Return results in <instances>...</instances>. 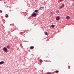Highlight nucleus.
Returning <instances> with one entry per match:
<instances>
[{
    "instance_id": "obj_11",
    "label": "nucleus",
    "mask_w": 74,
    "mask_h": 74,
    "mask_svg": "<svg viewBox=\"0 0 74 74\" xmlns=\"http://www.w3.org/2000/svg\"><path fill=\"white\" fill-rule=\"evenodd\" d=\"M35 12H38V10H35Z\"/></svg>"
},
{
    "instance_id": "obj_5",
    "label": "nucleus",
    "mask_w": 74,
    "mask_h": 74,
    "mask_svg": "<svg viewBox=\"0 0 74 74\" xmlns=\"http://www.w3.org/2000/svg\"><path fill=\"white\" fill-rule=\"evenodd\" d=\"M30 49H33L34 48V47L33 46H31L29 48Z\"/></svg>"
},
{
    "instance_id": "obj_15",
    "label": "nucleus",
    "mask_w": 74,
    "mask_h": 74,
    "mask_svg": "<svg viewBox=\"0 0 74 74\" xmlns=\"http://www.w3.org/2000/svg\"><path fill=\"white\" fill-rule=\"evenodd\" d=\"M39 62H42V60H41V59H40L39 60Z\"/></svg>"
},
{
    "instance_id": "obj_6",
    "label": "nucleus",
    "mask_w": 74,
    "mask_h": 74,
    "mask_svg": "<svg viewBox=\"0 0 74 74\" xmlns=\"http://www.w3.org/2000/svg\"><path fill=\"white\" fill-rule=\"evenodd\" d=\"M4 63V62L3 61H1V62H0V64H3Z\"/></svg>"
},
{
    "instance_id": "obj_12",
    "label": "nucleus",
    "mask_w": 74,
    "mask_h": 74,
    "mask_svg": "<svg viewBox=\"0 0 74 74\" xmlns=\"http://www.w3.org/2000/svg\"><path fill=\"white\" fill-rule=\"evenodd\" d=\"M51 27H52L53 28L54 27V25H52L51 26Z\"/></svg>"
},
{
    "instance_id": "obj_19",
    "label": "nucleus",
    "mask_w": 74,
    "mask_h": 74,
    "mask_svg": "<svg viewBox=\"0 0 74 74\" xmlns=\"http://www.w3.org/2000/svg\"><path fill=\"white\" fill-rule=\"evenodd\" d=\"M58 12H59V11H58Z\"/></svg>"
},
{
    "instance_id": "obj_7",
    "label": "nucleus",
    "mask_w": 74,
    "mask_h": 74,
    "mask_svg": "<svg viewBox=\"0 0 74 74\" xmlns=\"http://www.w3.org/2000/svg\"><path fill=\"white\" fill-rule=\"evenodd\" d=\"M67 19H70V17L69 16H67L66 17Z\"/></svg>"
},
{
    "instance_id": "obj_14",
    "label": "nucleus",
    "mask_w": 74,
    "mask_h": 74,
    "mask_svg": "<svg viewBox=\"0 0 74 74\" xmlns=\"http://www.w3.org/2000/svg\"><path fill=\"white\" fill-rule=\"evenodd\" d=\"M40 7V8L39 9V10H41V8H43V7Z\"/></svg>"
},
{
    "instance_id": "obj_2",
    "label": "nucleus",
    "mask_w": 74,
    "mask_h": 74,
    "mask_svg": "<svg viewBox=\"0 0 74 74\" xmlns=\"http://www.w3.org/2000/svg\"><path fill=\"white\" fill-rule=\"evenodd\" d=\"M32 16H34V17H36L37 16V14H36L34 12H33V14H32Z\"/></svg>"
},
{
    "instance_id": "obj_16",
    "label": "nucleus",
    "mask_w": 74,
    "mask_h": 74,
    "mask_svg": "<svg viewBox=\"0 0 74 74\" xmlns=\"http://www.w3.org/2000/svg\"><path fill=\"white\" fill-rule=\"evenodd\" d=\"M47 74H51V73H47Z\"/></svg>"
},
{
    "instance_id": "obj_17",
    "label": "nucleus",
    "mask_w": 74,
    "mask_h": 74,
    "mask_svg": "<svg viewBox=\"0 0 74 74\" xmlns=\"http://www.w3.org/2000/svg\"><path fill=\"white\" fill-rule=\"evenodd\" d=\"M0 12L1 13H2V10H0Z\"/></svg>"
},
{
    "instance_id": "obj_13",
    "label": "nucleus",
    "mask_w": 74,
    "mask_h": 74,
    "mask_svg": "<svg viewBox=\"0 0 74 74\" xmlns=\"http://www.w3.org/2000/svg\"><path fill=\"white\" fill-rule=\"evenodd\" d=\"M59 72V71H56V73H58Z\"/></svg>"
},
{
    "instance_id": "obj_3",
    "label": "nucleus",
    "mask_w": 74,
    "mask_h": 74,
    "mask_svg": "<svg viewBox=\"0 0 74 74\" xmlns=\"http://www.w3.org/2000/svg\"><path fill=\"white\" fill-rule=\"evenodd\" d=\"M64 4H62L61 6H60V8H63V7H64Z\"/></svg>"
},
{
    "instance_id": "obj_10",
    "label": "nucleus",
    "mask_w": 74,
    "mask_h": 74,
    "mask_svg": "<svg viewBox=\"0 0 74 74\" xmlns=\"http://www.w3.org/2000/svg\"><path fill=\"white\" fill-rule=\"evenodd\" d=\"M45 35H48V33H47V32H45Z\"/></svg>"
},
{
    "instance_id": "obj_9",
    "label": "nucleus",
    "mask_w": 74,
    "mask_h": 74,
    "mask_svg": "<svg viewBox=\"0 0 74 74\" xmlns=\"http://www.w3.org/2000/svg\"><path fill=\"white\" fill-rule=\"evenodd\" d=\"M7 47L8 49H10V47L8 45L7 46Z\"/></svg>"
},
{
    "instance_id": "obj_18",
    "label": "nucleus",
    "mask_w": 74,
    "mask_h": 74,
    "mask_svg": "<svg viewBox=\"0 0 74 74\" xmlns=\"http://www.w3.org/2000/svg\"><path fill=\"white\" fill-rule=\"evenodd\" d=\"M72 5H73V6H74V3H73L72 4Z\"/></svg>"
},
{
    "instance_id": "obj_1",
    "label": "nucleus",
    "mask_w": 74,
    "mask_h": 74,
    "mask_svg": "<svg viewBox=\"0 0 74 74\" xmlns=\"http://www.w3.org/2000/svg\"><path fill=\"white\" fill-rule=\"evenodd\" d=\"M3 50H4L5 52H7V51H8V49L5 47H4L3 48Z\"/></svg>"
},
{
    "instance_id": "obj_4",
    "label": "nucleus",
    "mask_w": 74,
    "mask_h": 74,
    "mask_svg": "<svg viewBox=\"0 0 74 74\" xmlns=\"http://www.w3.org/2000/svg\"><path fill=\"white\" fill-rule=\"evenodd\" d=\"M56 19L57 21H59L60 19V17L59 16H58L56 17Z\"/></svg>"
},
{
    "instance_id": "obj_8",
    "label": "nucleus",
    "mask_w": 74,
    "mask_h": 74,
    "mask_svg": "<svg viewBox=\"0 0 74 74\" xmlns=\"http://www.w3.org/2000/svg\"><path fill=\"white\" fill-rule=\"evenodd\" d=\"M5 17H6V18H8V14H6Z\"/></svg>"
}]
</instances>
